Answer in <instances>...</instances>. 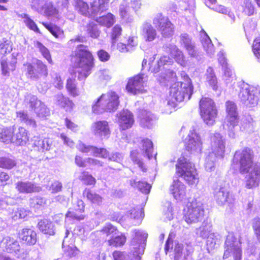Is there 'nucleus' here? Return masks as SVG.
Wrapping results in <instances>:
<instances>
[{"mask_svg": "<svg viewBox=\"0 0 260 260\" xmlns=\"http://www.w3.org/2000/svg\"><path fill=\"white\" fill-rule=\"evenodd\" d=\"M253 152L249 148H244L235 153L232 167L239 170L245 177V187L251 189L258 186L260 182V164H253Z\"/></svg>", "mask_w": 260, "mask_h": 260, "instance_id": "obj_1", "label": "nucleus"}, {"mask_svg": "<svg viewBox=\"0 0 260 260\" xmlns=\"http://www.w3.org/2000/svg\"><path fill=\"white\" fill-rule=\"evenodd\" d=\"M183 81L176 82L170 87V94L168 97L167 107L169 111L166 113L170 114L172 112V109L175 108L177 103L189 100L193 92V86L191 80L184 73L182 74Z\"/></svg>", "mask_w": 260, "mask_h": 260, "instance_id": "obj_2", "label": "nucleus"}, {"mask_svg": "<svg viewBox=\"0 0 260 260\" xmlns=\"http://www.w3.org/2000/svg\"><path fill=\"white\" fill-rule=\"evenodd\" d=\"M130 245L131 256L125 252L115 251L113 253L114 260H141L145 248L148 234L144 231L135 230Z\"/></svg>", "mask_w": 260, "mask_h": 260, "instance_id": "obj_3", "label": "nucleus"}, {"mask_svg": "<svg viewBox=\"0 0 260 260\" xmlns=\"http://www.w3.org/2000/svg\"><path fill=\"white\" fill-rule=\"evenodd\" d=\"M73 59L77 68L78 79L85 80L90 74L94 66L93 57L88 47L83 45H78Z\"/></svg>", "mask_w": 260, "mask_h": 260, "instance_id": "obj_4", "label": "nucleus"}, {"mask_svg": "<svg viewBox=\"0 0 260 260\" xmlns=\"http://www.w3.org/2000/svg\"><path fill=\"white\" fill-rule=\"evenodd\" d=\"M210 141L211 152L206 157L205 162V169L209 172L214 170L216 158L224 157L225 148V139L219 133L211 134Z\"/></svg>", "mask_w": 260, "mask_h": 260, "instance_id": "obj_5", "label": "nucleus"}, {"mask_svg": "<svg viewBox=\"0 0 260 260\" xmlns=\"http://www.w3.org/2000/svg\"><path fill=\"white\" fill-rule=\"evenodd\" d=\"M119 99L118 95L114 91H110L102 94L93 104V112L100 114L116 111L119 104Z\"/></svg>", "mask_w": 260, "mask_h": 260, "instance_id": "obj_6", "label": "nucleus"}, {"mask_svg": "<svg viewBox=\"0 0 260 260\" xmlns=\"http://www.w3.org/2000/svg\"><path fill=\"white\" fill-rule=\"evenodd\" d=\"M177 173L189 185L196 186L199 181V177L194 164L184 157L178 159L176 165Z\"/></svg>", "mask_w": 260, "mask_h": 260, "instance_id": "obj_7", "label": "nucleus"}, {"mask_svg": "<svg viewBox=\"0 0 260 260\" xmlns=\"http://www.w3.org/2000/svg\"><path fill=\"white\" fill-rule=\"evenodd\" d=\"M225 111L224 128L230 138L235 139L238 135L237 130L239 119L236 104L233 101H227L225 103Z\"/></svg>", "mask_w": 260, "mask_h": 260, "instance_id": "obj_8", "label": "nucleus"}, {"mask_svg": "<svg viewBox=\"0 0 260 260\" xmlns=\"http://www.w3.org/2000/svg\"><path fill=\"white\" fill-rule=\"evenodd\" d=\"M260 89L258 87L243 83L240 85L238 97L240 102L247 107H253L259 101Z\"/></svg>", "mask_w": 260, "mask_h": 260, "instance_id": "obj_9", "label": "nucleus"}, {"mask_svg": "<svg viewBox=\"0 0 260 260\" xmlns=\"http://www.w3.org/2000/svg\"><path fill=\"white\" fill-rule=\"evenodd\" d=\"M77 148L80 151L93 156L101 157L102 158H107L109 156V160L117 162L120 163L123 159V155L121 153L115 152L109 155L106 149L87 145L81 141L79 142L77 145Z\"/></svg>", "mask_w": 260, "mask_h": 260, "instance_id": "obj_10", "label": "nucleus"}, {"mask_svg": "<svg viewBox=\"0 0 260 260\" xmlns=\"http://www.w3.org/2000/svg\"><path fill=\"white\" fill-rule=\"evenodd\" d=\"M144 216L142 209H140L133 208L129 210L127 214L122 216L118 212H113L109 217V218L113 220L120 222L121 224H125L127 225L139 224Z\"/></svg>", "mask_w": 260, "mask_h": 260, "instance_id": "obj_11", "label": "nucleus"}, {"mask_svg": "<svg viewBox=\"0 0 260 260\" xmlns=\"http://www.w3.org/2000/svg\"><path fill=\"white\" fill-rule=\"evenodd\" d=\"M199 106L201 115L204 121L207 125H213L217 115V110L213 101L209 98H202Z\"/></svg>", "mask_w": 260, "mask_h": 260, "instance_id": "obj_12", "label": "nucleus"}, {"mask_svg": "<svg viewBox=\"0 0 260 260\" xmlns=\"http://www.w3.org/2000/svg\"><path fill=\"white\" fill-rule=\"evenodd\" d=\"M24 66L26 76L31 80L37 81L42 76L46 77L48 74L47 67L41 60L35 59L32 63L26 62Z\"/></svg>", "mask_w": 260, "mask_h": 260, "instance_id": "obj_13", "label": "nucleus"}, {"mask_svg": "<svg viewBox=\"0 0 260 260\" xmlns=\"http://www.w3.org/2000/svg\"><path fill=\"white\" fill-rule=\"evenodd\" d=\"M204 214L203 205L197 200L188 203L187 210H185L184 218L187 223H196L201 221Z\"/></svg>", "mask_w": 260, "mask_h": 260, "instance_id": "obj_14", "label": "nucleus"}, {"mask_svg": "<svg viewBox=\"0 0 260 260\" xmlns=\"http://www.w3.org/2000/svg\"><path fill=\"white\" fill-rule=\"evenodd\" d=\"M241 243L233 234H229L225 242L223 258L233 256L234 260H241L242 257Z\"/></svg>", "mask_w": 260, "mask_h": 260, "instance_id": "obj_15", "label": "nucleus"}, {"mask_svg": "<svg viewBox=\"0 0 260 260\" xmlns=\"http://www.w3.org/2000/svg\"><path fill=\"white\" fill-rule=\"evenodd\" d=\"M148 77L145 74H140L129 79L126 89L134 95L147 92Z\"/></svg>", "mask_w": 260, "mask_h": 260, "instance_id": "obj_16", "label": "nucleus"}, {"mask_svg": "<svg viewBox=\"0 0 260 260\" xmlns=\"http://www.w3.org/2000/svg\"><path fill=\"white\" fill-rule=\"evenodd\" d=\"M24 103L28 105L40 118H44L50 115L49 109L34 95L26 93L24 97Z\"/></svg>", "mask_w": 260, "mask_h": 260, "instance_id": "obj_17", "label": "nucleus"}, {"mask_svg": "<svg viewBox=\"0 0 260 260\" xmlns=\"http://www.w3.org/2000/svg\"><path fill=\"white\" fill-rule=\"evenodd\" d=\"M186 150L190 153L198 155L203 149V141L200 135L194 129L190 131L185 142Z\"/></svg>", "mask_w": 260, "mask_h": 260, "instance_id": "obj_18", "label": "nucleus"}, {"mask_svg": "<svg viewBox=\"0 0 260 260\" xmlns=\"http://www.w3.org/2000/svg\"><path fill=\"white\" fill-rule=\"evenodd\" d=\"M214 196L217 203L220 206L225 204L230 206L234 204L235 200L234 196L222 184L218 185L214 188Z\"/></svg>", "mask_w": 260, "mask_h": 260, "instance_id": "obj_19", "label": "nucleus"}, {"mask_svg": "<svg viewBox=\"0 0 260 260\" xmlns=\"http://www.w3.org/2000/svg\"><path fill=\"white\" fill-rule=\"evenodd\" d=\"M153 23L157 27L162 36L170 37L173 36L174 31L173 24L169 19L161 14H157L153 19Z\"/></svg>", "mask_w": 260, "mask_h": 260, "instance_id": "obj_20", "label": "nucleus"}, {"mask_svg": "<svg viewBox=\"0 0 260 260\" xmlns=\"http://www.w3.org/2000/svg\"><path fill=\"white\" fill-rule=\"evenodd\" d=\"M84 204L81 200H78L76 204L74 205V209L70 208L66 215V222L72 223L76 221H78L84 219V216L82 215H79L77 212L78 211L81 212L84 211Z\"/></svg>", "mask_w": 260, "mask_h": 260, "instance_id": "obj_21", "label": "nucleus"}, {"mask_svg": "<svg viewBox=\"0 0 260 260\" xmlns=\"http://www.w3.org/2000/svg\"><path fill=\"white\" fill-rule=\"evenodd\" d=\"M117 122L120 129L126 130L132 127L134 123L133 113L128 110H123L117 115Z\"/></svg>", "mask_w": 260, "mask_h": 260, "instance_id": "obj_22", "label": "nucleus"}, {"mask_svg": "<svg viewBox=\"0 0 260 260\" xmlns=\"http://www.w3.org/2000/svg\"><path fill=\"white\" fill-rule=\"evenodd\" d=\"M0 245L4 249V251L9 253H14L18 257L24 258V256L18 253L20 251V246L18 242L14 238L10 237L4 238L1 242Z\"/></svg>", "mask_w": 260, "mask_h": 260, "instance_id": "obj_23", "label": "nucleus"}, {"mask_svg": "<svg viewBox=\"0 0 260 260\" xmlns=\"http://www.w3.org/2000/svg\"><path fill=\"white\" fill-rule=\"evenodd\" d=\"M91 128L94 135L102 139L108 138L110 134L108 123L105 120L93 123Z\"/></svg>", "mask_w": 260, "mask_h": 260, "instance_id": "obj_24", "label": "nucleus"}, {"mask_svg": "<svg viewBox=\"0 0 260 260\" xmlns=\"http://www.w3.org/2000/svg\"><path fill=\"white\" fill-rule=\"evenodd\" d=\"M180 42L181 46L185 48L190 57L197 60L199 59V52L196 49L194 43L192 42L191 39L187 34H183L180 36Z\"/></svg>", "mask_w": 260, "mask_h": 260, "instance_id": "obj_25", "label": "nucleus"}, {"mask_svg": "<svg viewBox=\"0 0 260 260\" xmlns=\"http://www.w3.org/2000/svg\"><path fill=\"white\" fill-rule=\"evenodd\" d=\"M141 35L146 42H152L156 39L157 33L155 28L148 22H144L141 27Z\"/></svg>", "mask_w": 260, "mask_h": 260, "instance_id": "obj_26", "label": "nucleus"}, {"mask_svg": "<svg viewBox=\"0 0 260 260\" xmlns=\"http://www.w3.org/2000/svg\"><path fill=\"white\" fill-rule=\"evenodd\" d=\"M170 191L174 199L177 201H182L186 197V186L178 180L174 181L173 184L170 186Z\"/></svg>", "mask_w": 260, "mask_h": 260, "instance_id": "obj_27", "label": "nucleus"}, {"mask_svg": "<svg viewBox=\"0 0 260 260\" xmlns=\"http://www.w3.org/2000/svg\"><path fill=\"white\" fill-rule=\"evenodd\" d=\"M19 238L29 245H35L37 241L36 232L32 229L24 228L19 233Z\"/></svg>", "mask_w": 260, "mask_h": 260, "instance_id": "obj_28", "label": "nucleus"}, {"mask_svg": "<svg viewBox=\"0 0 260 260\" xmlns=\"http://www.w3.org/2000/svg\"><path fill=\"white\" fill-rule=\"evenodd\" d=\"M16 188L20 192L29 193L39 192L41 188L35 183L29 181H18L16 183Z\"/></svg>", "mask_w": 260, "mask_h": 260, "instance_id": "obj_29", "label": "nucleus"}, {"mask_svg": "<svg viewBox=\"0 0 260 260\" xmlns=\"http://www.w3.org/2000/svg\"><path fill=\"white\" fill-rule=\"evenodd\" d=\"M167 48H168V51L170 52L171 56L174 58L178 63L183 67L187 65V61L185 59L183 52L175 45L169 44Z\"/></svg>", "mask_w": 260, "mask_h": 260, "instance_id": "obj_30", "label": "nucleus"}, {"mask_svg": "<svg viewBox=\"0 0 260 260\" xmlns=\"http://www.w3.org/2000/svg\"><path fill=\"white\" fill-rule=\"evenodd\" d=\"M255 127V122L250 115L245 116L241 119L239 126L240 131L250 134L254 131Z\"/></svg>", "mask_w": 260, "mask_h": 260, "instance_id": "obj_31", "label": "nucleus"}, {"mask_svg": "<svg viewBox=\"0 0 260 260\" xmlns=\"http://www.w3.org/2000/svg\"><path fill=\"white\" fill-rule=\"evenodd\" d=\"M173 62L172 59L168 56H161L159 60L149 67V70L151 72L156 73L161 70L166 69L165 66L171 65Z\"/></svg>", "mask_w": 260, "mask_h": 260, "instance_id": "obj_32", "label": "nucleus"}, {"mask_svg": "<svg viewBox=\"0 0 260 260\" xmlns=\"http://www.w3.org/2000/svg\"><path fill=\"white\" fill-rule=\"evenodd\" d=\"M15 142L19 145H24L29 140L28 132L22 127L14 130V139Z\"/></svg>", "mask_w": 260, "mask_h": 260, "instance_id": "obj_33", "label": "nucleus"}, {"mask_svg": "<svg viewBox=\"0 0 260 260\" xmlns=\"http://www.w3.org/2000/svg\"><path fill=\"white\" fill-rule=\"evenodd\" d=\"M140 120V124L143 127H151L154 121L155 120V116L150 112L142 110L139 115Z\"/></svg>", "mask_w": 260, "mask_h": 260, "instance_id": "obj_34", "label": "nucleus"}, {"mask_svg": "<svg viewBox=\"0 0 260 260\" xmlns=\"http://www.w3.org/2000/svg\"><path fill=\"white\" fill-rule=\"evenodd\" d=\"M55 103L66 111H71L74 107L73 102L69 98L64 96L61 93H58L54 96Z\"/></svg>", "mask_w": 260, "mask_h": 260, "instance_id": "obj_35", "label": "nucleus"}, {"mask_svg": "<svg viewBox=\"0 0 260 260\" xmlns=\"http://www.w3.org/2000/svg\"><path fill=\"white\" fill-rule=\"evenodd\" d=\"M70 233V231L67 228L66 235L62 242V248L67 255L70 257H73L78 254L79 250L73 244L70 245L68 244V237Z\"/></svg>", "mask_w": 260, "mask_h": 260, "instance_id": "obj_36", "label": "nucleus"}, {"mask_svg": "<svg viewBox=\"0 0 260 260\" xmlns=\"http://www.w3.org/2000/svg\"><path fill=\"white\" fill-rule=\"evenodd\" d=\"M34 145L37 147L39 151L49 150L52 146L53 141L50 138L40 139L39 137H34Z\"/></svg>", "mask_w": 260, "mask_h": 260, "instance_id": "obj_37", "label": "nucleus"}, {"mask_svg": "<svg viewBox=\"0 0 260 260\" xmlns=\"http://www.w3.org/2000/svg\"><path fill=\"white\" fill-rule=\"evenodd\" d=\"M75 8L83 15L94 18L95 13L91 10L87 4L82 0H77L75 3Z\"/></svg>", "mask_w": 260, "mask_h": 260, "instance_id": "obj_38", "label": "nucleus"}, {"mask_svg": "<svg viewBox=\"0 0 260 260\" xmlns=\"http://www.w3.org/2000/svg\"><path fill=\"white\" fill-rule=\"evenodd\" d=\"M207 239V249L209 252L210 251L217 248L221 241V235L217 233L211 234Z\"/></svg>", "mask_w": 260, "mask_h": 260, "instance_id": "obj_39", "label": "nucleus"}, {"mask_svg": "<svg viewBox=\"0 0 260 260\" xmlns=\"http://www.w3.org/2000/svg\"><path fill=\"white\" fill-rule=\"evenodd\" d=\"M164 73H161L157 78L158 81L164 85H166L167 82H174L176 80V74L173 71L168 69L166 67Z\"/></svg>", "mask_w": 260, "mask_h": 260, "instance_id": "obj_40", "label": "nucleus"}, {"mask_svg": "<svg viewBox=\"0 0 260 260\" xmlns=\"http://www.w3.org/2000/svg\"><path fill=\"white\" fill-rule=\"evenodd\" d=\"M38 227L44 234L53 235L55 234L54 224L47 219L40 220L38 223Z\"/></svg>", "mask_w": 260, "mask_h": 260, "instance_id": "obj_41", "label": "nucleus"}, {"mask_svg": "<svg viewBox=\"0 0 260 260\" xmlns=\"http://www.w3.org/2000/svg\"><path fill=\"white\" fill-rule=\"evenodd\" d=\"M212 225L210 222L204 221L202 225L196 229V234L202 238H208L212 232Z\"/></svg>", "mask_w": 260, "mask_h": 260, "instance_id": "obj_42", "label": "nucleus"}, {"mask_svg": "<svg viewBox=\"0 0 260 260\" xmlns=\"http://www.w3.org/2000/svg\"><path fill=\"white\" fill-rule=\"evenodd\" d=\"M110 0H95L91 5V10L95 13V16L101 15L108 7Z\"/></svg>", "mask_w": 260, "mask_h": 260, "instance_id": "obj_43", "label": "nucleus"}, {"mask_svg": "<svg viewBox=\"0 0 260 260\" xmlns=\"http://www.w3.org/2000/svg\"><path fill=\"white\" fill-rule=\"evenodd\" d=\"M141 150L142 153L150 159L153 156V144L152 141L148 139H144L141 141Z\"/></svg>", "mask_w": 260, "mask_h": 260, "instance_id": "obj_44", "label": "nucleus"}, {"mask_svg": "<svg viewBox=\"0 0 260 260\" xmlns=\"http://www.w3.org/2000/svg\"><path fill=\"white\" fill-rule=\"evenodd\" d=\"M119 15L124 21L130 22L133 20L131 8L126 2L121 3L119 8Z\"/></svg>", "mask_w": 260, "mask_h": 260, "instance_id": "obj_45", "label": "nucleus"}, {"mask_svg": "<svg viewBox=\"0 0 260 260\" xmlns=\"http://www.w3.org/2000/svg\"><path fill=\"white\" fill-rule=\"evenodd\" d=\"M14 126L0 128V141L6 143L11 142L14 139Z\"/></svg>", "mask_w": 260, "mask_h": 260, "instance_id": "obj_46", "label": "nucleus"}, {"mask_svg": "<svg viewBox=\"0 0 260 260\" xmlns=\"http://www.w3.org/2000/svg\"><path fill=\"white\" fill-rule=\"evenodd\" d=\"M66 88L69 94L74 97L79 96L81 92L77 88L75 80V76L72 75L68 80L66 84Z\"/></svg>", "mask_w": 260, "mask_h": 260, "instance_id": "obj_47", "label": "nucleus"}, {"mask_svg": "<svg viewBox=\"0 0 260 260\" xmlns=\"http://www.w3.org/2000/svg\"><path fill=\"white\" fill-rule=\"evenodd\" d=\"M75 163L77 166L80 167H85L87 164L90 165L103 166V162L99 160L92 158H87L83 159L79 156H76L75 157Z\"/></svg>", "mask_w": 260, "mask_h": 260, "instance_id": "obj_48", "label": "nucleus"}, {"mask_svg": "<svg viewBox=\"0 0 260 260\" xmlns=\"http://www.w3.org/2000/svg\"><path fill=\"white\" fill-rule=\"evenodd\" d=\"M95 21L100 25L110 27L115 21L114 16L111 13H108L106 15L98 17L96 15L94 18Z\"/></svg>", "mask_w": 260, "mask_h": 260, "instance_id": "obj_49", "label": "nucleus"}, {"mask_svg": "<svg viewBox=\"0 0 260 260\" xmlns=\"http://www.w3.org/2000/svg\"><path fill=\"white\" fill-rule=\"evenodd\" d=\"M130 184L134 188H138L140 191L145 194H148L151 186L146 181H137L135 179L130 181Z\"/></svg>", "mask_w": 260, "mask_h": 260, "instance_id": "obj_50", "label": "nucleus"}, {"mask_svg": "<svg viewBox=\"0 0 260 260\" xmlns=\"http://www.w3.org/2000/svg\"><path fill=\"white\" fill-rule=\"evenodd\" d=\"M204 36L202 37L201 43L204 50L206 51L207 53L209 55L213 54L214 52V49L213 45L212 44L211 41L207 35L206 32L203 30Z\"/></svg>", "mask_w": 260, "mask_h": 260, "instance_id": "obj_51", "label": "nucleus"}, {"mask_svg": "<svg viewBox=\"0 0 260 260\" xmlns=\"http://www.w3.org/2000/svg\"><path fill=\"white\" fill-rule=\"evenodd\" d=\"M17 15L19 18L23 19V22L28 28L36 32H39V29L37 24L28 14L25 13H17Z\"/></svg>", "mask_w": 260, "mask_h": 260, "instance_id": "obj_52", "label": "nucleus"}, {"mask_svg": "<svg viewBox=\"0 0 260 260\" xmlns=\"http://www.w3.org/2000/svg\"><path fill=\"white\" fill-rule=\"evenodd\" d=\"M16 59L13 58L11 61L8 62L4 58L1 60V66L3 74L8 75L10 72L13 71L15 69Z\"/></svg>", "mask_w": 260, "mask_h": 260, "instance_id": "obj_53", "label": "nucleus"}, {"mask_svg": "<svg viewBox=\"0 0 260 260\" xmlns=\"http://www.w3.org/2000/svg\"><path fill=\"white\" fill-rule=\"evenodd\" d=\"M16 116L17 118H18L20 121L24 122L26 124L32 126V127L36 126L35 120L28 115L27 112L23 110H20L16 112Z\"/></svg>", "mask_w": 260, "mask_h": 260, "instance_id": "obj_54", "label": "nucleus"}, {"mask_svg": "<svg viewBox=\"0 0 260 260\" xmlns=\"http://www.w3.org/2000/svg\"><path fill=\"white\" fill-rule=\"evenodd\" d=\"M206 76L207 82L209 85L214 90H217L218 89L217 80L212 68H209L207 70Z\"/></svg>", "mask_w": 260, "mask_h": 260, "instance_id": "obj_55", "label": "nucleus"}, {"mask_svg": "<svg viewBox=\"0 0 260 260\" xmlns=\"http://www.w3.org/2000/svg\"><path fill=\"white\" fill-rule=\"evenodd\" d=\"M83 195L93 204L100 205L102 202V199L101 196L88 189L86 188L84 190Z\"/></svg>", "mask_w": 260, "mask_h": 260, "instance_id": "obj_56", "label": "nucleus"}, {"mask_svg": "<svg viewBox=\"0 0 260 260\" xmlns=\"http://www.w3.org/2000/svg\"><path fill=\"white\" fill-rule=\"evenodd\" d=\"M126 241V237L122 234L116 233L113 237L108 240L109 244L113 246H121L124 245Z\"/></svg>", "mask_w": 260, "mask_h": 260, "instance_id": "obj_57", "label": "nucleus"}, {"mask_svg": "<svg viewBox=\"0 0 260 260\" xmlns=\"http://www.w3.org/2000/svg\"><path fill=\"white\" fill-rule=\"evenodd\" d=\"M122 27L118 24L115 25L112 29L110 37L111 39V44L112 46H114L117 40L121 35Z\"/></svg>", "mask_w": 260, "mask_h": 260, "instance_id": "obj_58", "label": "nucleus"}, {"mask_svg": "<svg viewBox=\"0 0 260 260\" xmlns=\"http://www.w3.org/2000/svg\"><path fill=\"white\" fill-rule=\"evenodd\" d=\"M36 47L39 49L42 56L48 61V62L52 64V60L49 50L44 46L42 43L37 42Z\"/></svg>", "mask_w": 260, "mask_h": 260, "instance_id": "obj_59", "label": "nucleus"}, {"mask_svg": "<svg viewBox=\"0 0 260 260\" xmlns=\"http://www.w3.org/2000/svg\"><path fill=\"white\" fill-rule=\"evenodd\" d=\"M43 25L55 38H62L63 37V31L59 27L46 23H43Z\"/></svg>", "mask_w": 260, "mask_h": 260, "instance_id": "obj_60", "label": "nucleus"}, {"mask_svg": "<svg viewBox=\"0 0 260 260\" xmlns=\"http://www.w3.org/2000/svg\"><path fill=\"white\" fill-rule=\"evenodd\" d=\"M87 34L91 38H98L101 33L98 25L92 22L88 24L86 30Z\"/></svg>", "mask_w": 260, "mask_h": 260, "instance_id": "obj_61", "label": "nucleus"}, {"mask_svg": "<svg viewBox=\"0 0 260 260\" xmlns=\"http://www.w3.org/2000/svg\"><path fill=\"white\" fill-rule=\"evenodd\" d=\"M215 2L216 0H208V1L206 2V5L210 9L215 11L222 14H226L228 10L224 6L215 5L214 3Z\"/></svg>", "mask_w": 260, "mask_h": 260, "instance_id": "obj_62", "label": "nucleus"}, {"mask_svg": "<svg viewBox=\"0 0 260 260\" xmlns=\"http://www.w3.org/2000/svg\"><path fill=\"white\" fill-rule=\"evenodd\" d=\"M47 16H56L58 10L54 7L51 2H46L44 5L43 10Z\"/></svg>", "mask_w": 260, "mask_h": 260, "instance_id": "obj_63", "label": "nucleus"}, {"mask_svg": "<svg viewBox=\"0 0 260 260\" xmlns=\"http://www.w3.org/2000/svg\"><path fill=\"white\" fill-rule=\"evenodd\" d=\"M252 51L257 61L260 62V37L256 38L254 40Z\"/></svg>", "mask_w": 260, "mask_h": 260, "instance_id": "obj_64", "label": "nucleus"}]
</instances>
